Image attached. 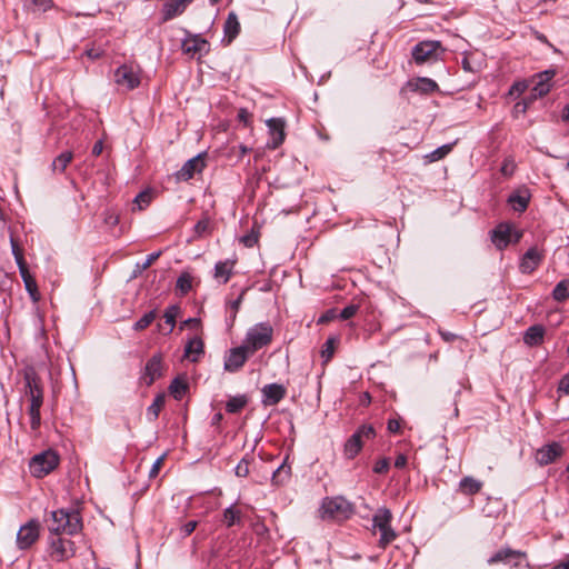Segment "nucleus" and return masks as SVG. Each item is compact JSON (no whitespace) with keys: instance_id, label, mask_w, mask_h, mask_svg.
<instances>
[{"instance_id":"2eb2a0df","label":"nucleus","mask_w":569,"mask_h":569,"mask_svg":"<svg viewBox=\"0 0 569 569\" xmlns=\"http://www.w3.org/2000/svg\"><path fill=\"white\" fill-rule=\"evenodd\" d=\"M525 557L526 553L522 551L513 550L511 548H502L493 553L487 562L488 565L505 563L510 566H519Z\"/></svg>"},{"instance_id":"6ab92c4d","label":"nucleus","mask_w":569,"mask_h":569,"mask_svg":"<svg viewBox=\"0 0 569 569\" xmlns=\"http://www.w3.org/2000/svg\"><path fill=\"white\" fill-rule=\"evenodd\" d=\"M555 76H556L555 69H548V70L537 73L533 77L532 91L539 97L546 96L552 87L551 81Z\"/></svg>"},{"instance_id":"4d7b16f0","label":"nucleus","mask_w":569,"mask_h":569,"mask_svg":"<svg viewBox=\"0 0 569 569\" xmlns=\"http://www.w3.org/2000/svg\"><path fill=\"white\" fill-rule=\"evenodd\" d=\"M160 256H161V251L150 253L146 258V261L142 263L141 268L148 269Z\"/></svg>"},{"instance_id":"de8ad7c7","label":"nucleus","mask_w":569,"mask_h":569,"mask_svg":"<svg viewBox=\"0 0 569 569\" xmlns=\"http://www.w3.org/2000/svg\"><path fill=\"white\" fill-rule=\"evenodd\" d=\"M249 465L250 461L247 458L241 459L234 468L236 475L238 477H247L249 475Z\"/></svg>"},{"instance_id":"20e7f679","label":"nucleus","mask_w":569,"mask_h":569,"mask_svg":"<svg viewBox=\"0 0 569 569\" xmlns=\"http://www.w3.org/2000/svg\"><path fill=\"white\" fill-rule=\"evenodd\" d=\"M272 338L273 328L269 322H259L249 328L242 345L253 355L256 351L269 346Z\"/></svg>"},{"instance_id":"09e8293b","label":"nucleus","mask_w":569,"mask_h":569,"mask_svg":"<svg viewBox=\"0 0 569 569\" xmlns=\"http://www.w3.org/2000/svg\"><path fill=\"white\" fill-rule=\"evenodd\" d=\"M10 242H11V251H12V254L14 256V260H16L17 264L24 263L26 260L23 258L22 251L12 237L10 239Z\"/></svg>"},{"instance_id":"5fc2aeb1","label":"nucleus","mask_w":569,"mask_h":569,"mask_svg":"<svg viewBox=\"0 0 569 569\" xmlns=\"http://www.w3.org/2000/svg\"><path fill=\"white\" fill-rule=\"evenodd\" d=\"M104 53V50L100 47L98 48H88L86 49L84 51V54L89 58V59H92V60H96V59H99L103 56Z\"/></svg>"},{"instance_id":"a878e982","label":"nucleus","mask_w":569,"mask_h":569,"mask_svg":"<svg viewBox=\"0 0 569 569\" xmlns=\"http://www.w3.org/2000/svg\"><path fill=\"white\" fill-rule=\"evenodd\" d=\"M546 330L543 326L541 325H533L530 326L525 335H523V342L529 347L539 346L543 341Z\"/></svg>"},{"instance_id":"aec40b11","label":"nucleus","mask_w":569,"mask_h":569,"mask_svg":"<svg viewBox=\"0 0 569 569\" xmlns=\"http://www.w3.org/2000/svg\"><path fill=\"white\" fill-rule=\"evenodd\" d=\"M237 259H226L216 262L212 277L219 284H226L233 274Z\"/></svg>"},{"instance_id":"37998d69","label":"nucleus","mask_w":569,"mask_h":569,"mask_svg":"<svg viewBox=\"0 0 569 569\" xmlns=\"http://www.w3.org/2000/svg\"><path fill=\"white\" fill-rule=\"evenodd\" d=\"M451 149H452L451 144H443V146L437 148L436 150H433L432 152H430L429 154H427V159L430 162L439 161L442 158H445L451 151Z\"/></svg>"},{"instance_id":"774afa93","label":"nucleus","mask_w":569,"mask_h":569,"mask_svg":"<svg viewBox=\"0 0 569 569\" xmlns=\"http://www.w3.org/2000/svg\"><path fill=\"white\" fill-rule=\"evenodd\" d=\"M102 150H103V143H102V141H101V140H99V141H97V142L94 143V146H93V148H92V154H93V156H96V157H98V156H100V154H101Z\"/></svg>"},{"instance_id":"8fccbe9b","label":"nucleus","mask_w":569,"mask_h":569,"mask_svg":"<svg viewBox=\"0 0 569 569\" xmlns=\"http://www.w3.org/2000/svg\"><path fill=\"white\" fill-rule=\"evenodd\" d=\"M358 309L359 308L357 305H349L340 311L339 318L341 320H348V319L352 318L358 312Z\"/></svg>"},{"instance_id":"4be33fe9","label":"nucleus","mask_w":569,"mask_h":569,"mask_svg":"<svg viewBox=\"0 0 569 569\" xmlns=\"http://www.w3.org/2000/svg\"><path fill=\"white\" fill-rule=\"evenodd\" d=\"M542 261V253L537 247L528 249L520 260V271L522 273H531Z\"/></svg>"},{"instance_id":"1a4fd4ad","label":"nucleus","mask_w":569,"mask_h":569,"mask_svg":"<svg viewBox=\"0 0 569 569\" xmlns=\"http://www.w3.org/2000/svg\"><path fill=\"white\" fill-rule=\"evenodd\" d=\"M186 33L187 36L181 43L183 54L191 59H200L210 51V43L200 34Z\"/></svg>"},{"instance_id":"f03ea898","label":"nucleus","mask_w":569,"mask_h":569,"mask_svg":"<svg viewBox=\"0 0 569 569\" xmlns=\"http://www.w3.org/2000/svg\"><path fill=\"white\" fill-rule=\"evenodd\" d=\"M82 528L81 517L78 510L58 509L51 511L48 520L49 533L76 535Z\"/></svg>"},{"instance_id":"603ef678","label":"nucleus","mask_w":569,"mask_h":569,"mask_svg":"<svg viewBox=\"0 0 569 569\" xmlns=\"http://www.w3.org/2000/svg\"><path fill=\"white\" fill-rule=\"evenodd\" d=\"M390 468V460L388 458L379 459L373 466V472L386 473Z\"/></svg>"},{"instance_id":"a211bd4d","label":"nucleus","mask_w":569,"mask_h":569,"mask_svg":"<svg viewBox=\"0 0 569 569\" xmlns=\"http://www.w3.org/2000/svg\"><path fill=\"white\" fill-rule=\"evenodd\" d=\"M491 241L499 250L507 248L512 242V224L499 223L491 232Z\"/></svg>"},{"instance_id":"680f3d73","label":"nucleus","mask_w":569,"mask_h":569,"mask_svg":"<svg viewBox=\"0 0 569 569\" xmlns=\"http://www.w3.org/2000/svg\"><path fill=\"white\" fill-rule=\"evenodd\" d=\"M407 462H408L407 456L400 453L397 456V458L395 460V467L398 469H402L407 466Z\"/></svg>"},{"instance_id":"393cba45","label":"nucleus","mask_w":569,"mask_h":569,"mask_svg":"<svg viewBox=\"0 0 569 569\" xmlns=\"http://www.w3.org/2000/svg\"><path fill=\"white\" fill-rule=\"evenodd\" d=\"M204 352V345L201 338L193 337L188 340L184 347V358L188 360L196 362Z\"/></svg>"},{"instance_id":"864d4df0","label":"nucleus","mask_w":569,"mask_h":569,"mask_svg":"<svg viewBox=\"0 0 569 569\" xmlns=\"http://www.w3.org/2000/svg\"><path fill=\"white\" fill-rule=\"evenodd\" d=\"M557 392L559 393V396L569 395V372L560 379Z\"/></svg>"},{"instance_id":"f257e3e1","label":"nucleus","mask_w":569,"mask_h":569,"mask_svg":"<svg viewBox=\"0 0 569 569\" xmlns=\"http://www.w3.org/2000/svg\"><path fill=\"white\" fill-rule=\"evenodd\" d=\"M24 396L29 400L28 415L30 417V429L39 432L41 427V407L43 405V386L41 378L32 367L23 370Z\"/></svg>"},{"instance_id":"ea45409f","label":"nucleus","mask_w":569,"mask_h":569,"mask_svg":"<svg viewBox=\"0 0 569 569\" xmlns=\"http://www.w3.org/2000/svg\"><path fill=\"white\" fill-rule=\"evenodd\" d=\"M164 406V398L161 395H158L152 403L147 409V415L151 417L153 420H156Z\"/></svg>"},{"instance_id":"7c9ffc66","label":"nucleus","mask_w":569,"mask_h":569,"mask_svg":"<svg viewBox=\"0 0 569 569\" xmlns=\"http://www.w3.org/2000/svg\"><path fill=\"white\" fill-rule=\"evenodd\" d=\"M246 292H247V289H242L237 299L227 301L226 308H227L228 317H227L226 321H227V326L229 328H231L236 321L237 313H238L239 308L243 301Z\"/></svg>"},{"instance_id":"a19ab883","label":"nucleus","mask_w":569,"mask_h":569,"mask_svg":"<svg viewBox=\"0 0 569 569\" xmlns=\"http://www.w3.org/2000/svg\"><path fill=\"white\" fill-rule=\"evenodd\" d=\"M156 317H157L156 310H151V311L144 313L137 322H134L133 329L136 331H141V330L146 329L153 322Z\"/></svg>"},{"instance_id":"473e14b6","label":"nucleus","mask_w":569,"mask_h":569,"mask_svg":"<svg viewBox=\"0 0 569 569\" xmlns=\"http://www.w3.org/2000/svg\"><path fill=\"white\" fill-rule=\"evenodd\" d=\"M73 158V154L71 151H64L60 153L53 161H52V170L63 172L68 164L71 162Z\"/></svg>"},{"instance_id":"cd10ccee","label":"nucleus","mask_w":569,"mask_h":569,"mask_svg":"<svg viewBox=\"0 0 569 569\" xmlns=\"http://www.w3.org/2000/svg\"><path fill=\"white\" fill-rule=\"evenodd\" d=\"M193 0H173L163 7V19L171 20L181 14Z\"/></svg>"},{"instance_id":"49530a36","label":"nucleus","mask_w":569,"mask_h":569,"mask_svg":"<svg viewBox=\"0 0 569 569\" xmlns=\"http://www.w3.org/2000/svg\"><path fill=\"white\" fill-rule=\"evenodd\" d=\"M333 349H335V339L329 338L322 346V350H321V357L325 359V361L330 360V358L333 355Z\"/></svg>"},{"instance_id":"412c9836","label":"nucleus","mask_w":569,"mask_h":569,"mask_svg":"<svg viewBox=\"0 0 569 569\" xmlns=\"http://www.w3.org/2000/svg\"><path fill=\"white\" fill-rule=\"evenodd\" d=\"M266 123L271 137V141L268 142V147L276 149L284 140V121L281 118H271L267 120Z\"/></svg>"},{"instance_id":"0eeeda50","label":"nucleus","mask_w":569,"mask_h":569,"mask_svg":"<svg viewBox=\"0 0 569 569\" xmlns=\"http://www.w3.org/2000/svg\"><path fill=\"white\" fill-rule=\"evenodd\" d=\"M376 436L375 428L371 425L360 426L346 441L343 455L347 459H353L362 449L363 441L373 439Z\"/></svg>"},{"instance_id":"9b49d317","label":"nucleus","mask_w":569,"mask_h":569,"mask_svg":"<svg viewBox=\"0 0 569 569\" xmlns=\"http://www.w3.org/2000/svg\"><path fill=\"white\" fill-rule=\"evenodd\" d=\"M40 521L30 519L26 525L21 526L17 532V546L21 550L30 548L40 536Z\"/></svg>"},{"instance_id":"4c0bfd02","label":"nucleus","mask_w":569,"mask_h":569,"mask_svg":"<svg viewBox=\"0 0 569 569\" xmlns=\"http://www.w3.org/2000/svg\"><path fill=\"white\" fill-rule=\"evenodd\" d=\"M176 288L181 295H187L192 288V277L189 273L180 274L177 279Z\"/></svg>"},{"instance_id":"0e129e2a","label":"nucleus","mask_w":569,"mask_h":569,"mask_svg":"<svg viewBox=\"0 0 569 569\" xmlns=\"http://www.w3.org/2000/svg\"><path fill=\"white\" fill-rule=\"evenodd\" d=\"M41 10L46 11L51 7L52 0H32Z\"/></svg>"},{"instance_id":"6e6552de","label":"nucleus","mask_w":569,"mask_h":569,"mask_svg":"<svg viewBox=\"0 0 569 569\" xmlns=\"http://www.w3.org/2000/svg\"><path fill=\"white\" fill-rule=\"evenodd\" d=\"M50 556L56 561H63L74 556L76 549L72 540L60 533H49Z\"/></svg>"},{"instance_id":"052dcab7","label":"nucleus","mask_w":569,"mask_h":569,"mask_svg":"<svg viewBox=\"0 0 569 569\" xmlns=\"http://www.w3.org/2000/svg\"><path fill=\"white\" fill-rule=\"evenodd\" d=\"M163 459H164L163 457H159V458L153 462V465H152V467H151V469H150V472H149L151 477H154V476H157V475H158V472H159V470H160V468H161V466H162V463H163Z\"/></svg>"},{"instance_id":"13d9d810","label":"nucleus","mask_w":569,"mask_h":569,"mask_svg":"<svg viewBox=\"0 0 569 569\" xmlns=\"http://www.w3.org/2000/svg\"><path fill=\"white\" fill-rule=\"evenodd\" d=\"M208 227H209V222L207 220H200L194 226V232L198 236H201L202 233H204L208 230Z\"/></svg>"},{"instance_id":"72a5a7b5","label":"nucleus","mask_w":569,"mask_h":569,"mask_svg":"<svg viewBox=\"0 0 569 569\" xmlns=\"http://www.w3.org/2000/svg\"><path fill=\"white\" fill-rule=\"evenodd\" d=\"M552 298L556 301H565L569 298V280H561L552 290Z\"/></svg>"},{"instance_id":"dca6fc26","label":"nucleus","mask_w":569,"mask_h":569,"mask_svg":"<svg viewBox=\"0 0 569 569\" xmlns=\"http://www.w3.org/2000/svg\"><path fill=\"white\" fill-rule=\"evenodd\" d=\"M204 157L206 153H199L186 161L182 168L176 173L177 179L188 181L193 178L196 173H200L206 167Z\"/></svg>"},{"instance_id":"69168bd1","label":"nucleus","mask_w":569,"mask_h":569,"mask_svg":"<svg viewBox=\"0 0 569 569\" xmlns=\"http://www.w3.org/2000/svg\"><path fill=\"white\" fill-rule=\"evenodd\" d=\"M199 325H200V320L198 318H189L181 323V329H183L187 326L198 327Z\"/></svg>"},{"instance_id":"e433bc0d","label":"nucleus","mask_w":569,"mask_h":569,"mask_svg":"<svg viewBox=\"0 0 569 569\" xmlns=\"http://www.w3.org/2000/svg\"><path fill=\"white\" fill-rule=\"evenodd\" d=\"M291 468L286 462L281 463L276 470L272 471V482L279 485L289 478Z\"/></svg>"},{"instance_id":"4468645a","label":"nucleus","mask_w":569,"mask_h":569,"mask_svg":"<svg viewBox=\"0 0 569 569\" xmlns=\"http://www.w3.org/2000/svg\"><path fill=\"white\" fill-rule=\"evenodd\" d=\"M562 455L563 447L559 442L553 441L539 448L535 458L538 465L548 466L555 462Z\"/></svg>"},{"instance_id":"39448f33","label":"nucleus","mask_w":569,"mask_h":569,"mask_svg":"<svg viewBox=\"0 0 569 569\" xmlns=\"http://www.w3.org/2000/svg\"><path fill=\"white\" fill-rule=\"evenodd\" d=\"M60 462L58 452L53 449H47L34 455L29 461L30 473L36 478H43L52 472Z\"/></svg>"},{"instance_id":"f8f14e48","label":"nucleus","mask_w":569,"mask_h":569,"mask_svg":"<svg viewBox=\"0 0 569 569\" xmlns=\"http://www.w3.org/2000/svg\"><path fill=\"white\" fill-rule=\"evenodd\" d=\"M250 356H252V353L249 352L243 345L231 348L224 356L223 369L228 372L234 373L243 367Z\"/></svg>"},{"instance_id":"f3484780","label":"nucleus","mask_w":569,"mask_h":569,"mask_svg":"<svg viewBox=\"0 0 569 569\" xmlns=\"http://www.w3.org/2000/svg\"><path fill=\"white\" fill-rule=\"evenodd\" d=\"M162 358L160 355H154L147 361L140 379L146 386H151L162 376Z\"/></svg>"},{"instance_id":"bb28decb","label":"nucleus","mask_w":569,"mask_h":569,"mask_svg":"<svg viewBox=\"0 0 569 569\" xmlns=\"http://www.w3.org/2000/svg\"><path fill=\"white\" fill-rule=\"evenodd\" d=\"M240 32V23L238 17L234 12H229L224 24H223V33L227 39V43H231Z\"/></svg>"},{"instance_id":"b1692460","label":"nucleus","mask_w":569,"mask_h":569,"mask_svg":"<svg viewBox=\"0 0 569 569\" xmlns=\"http://www.w3.org/2000/svg\"><path fill=\"white\" fill-rule=\"evenodd\" d=\"M530 198L529 190L527 188H520L509 194L507 202L513 211L521 213L528 208Z\"/></svg>"},{"instance_id":"c9c22d12","label":"nucleus","mask_w":569,"mask_h":569,"mask_svg":"<svg viewBox=\"0 0 569 569\" xmlns=\"http://www.w3.org/2000/svg\"><path fill=\"white\" fill-rule=\"evenodd\" d=\"M223 521L227 527L239 525L241 521L240 511L234 506L227 508L223 512Z\"/></svg>"},{"instance_id":"c03bdc74","label":"nucleus","mask_w":569,"mask_h":569,"mask_svg":"<svg viewBox=\"0 0 569 569\" xmlns=\"http://www.w3.org/2000/svg\"><path fill=\"white\" fill-rule=\"evenodd\" d=\"M24 288L33 302H38L40 300L38 286L33 278L31 280L26 279Z\"/></svg>"},{"instance_id":"6e6d98bb","label":"nucleus","mask_w":569,"mask_h":569,"mask_svg":"<svg viewBox=\"0 0 569 569\" xmlns=\"http://www.w3.org/2000/svg\"><path fill=\"white\" fill-rule=\"evenodd\" d=\"M198 522L196 520L188 521L181 527L182 537L190 536L197 528Z\"/></svg>"},{"instance_id":"79ce46f5","label":"nucleus","mask_w":569,"mask_h":569,"mask_svg":"<svg viewBox=\"0 0 569 569\" xmlns=\"http://www.w3.org/2000/svg\"><path fill=\"white\" fill-rule=\"evenodd\" d=\"M501 502L502 500H487V503L483 506L482 511L488 517H497L501 509L503 508Z\"/></svg>"},{"instance_id":"423d86ee","label":"nucleus","mask_w":569,"mask_h":569,"mask_svg":"<svg viewBox=\"0 0 569 569\" xmlns=\"http://www.w3.org/2000/svg\"><path fill=\"white\" fill-rule=\"evenodd\" d=\"M355 512L349 500H323L319 508V516L327 521H342Z\"/></svg>"},{"instance_id":"3c124183","label":"nucleus","mask_w":569,"mask_h":569,"mask_svg":"<svg viewBox=\"0 0 569 569\" xmlns=\"http://www.w3.org/2000/svg\"><path fill=\"white\" fill-rule=\"evenodd\" d=\"M515 161L510 158H507L503 160L500 171L503 176L509 177L515 172Z\"/></svg>"},{"instance_id":"9d476101","label":"nucleus","mask_w":569,"mask_h":569,"mask_svg":"<svg viewBox=\"0 0 569 569\" xmlns=\"http://www.w3.org/2000/svg\"><path fill=\"white\" fill-rule=\"evenodd\" d=\"M114 83L123 90L130 91L139 87L140 76L138 70L130 64H121L114 70Z\"/></svg>"},{"instance_id":"5701e85b","label":"nucleus","mask_w":569,"mask_h":569,"mask_svg":"<svg viewBox=\"0 0 569 569\" xmlns=\"http://www.w3.org/2000/svg\"><path fill=\"white\" fill-rule=\"evenodd\" d=\"M262 402L266 406H274L279 403L286 396V388L279 383L266 385L262 390Z\"/></svg>"},{"instance_id":"e2e57ef3","label":"nucleus","mask_w":569,"mask_h":569,"mask_svg":"<svg viewBox=\"0 0 569 569\" xmlns=\"http://www.w3.org/2000/svg\"><path fill=\"white\" fill-rule=\"evenodd\" d=\"M388 430L391 433H397L400 430V422L397 419L388 420Z\"/></svg>"},{"instance_id":"f704fd0d","label":"nucleus","mask_w":569,"mask_h":569,"mask_svg":"<svg viewBox=\"0 0 569 569\" xmlns=\"http://www.w3.org/2000/svg\"><path fill=\"white\" fill-rule=\"evenodd\" d=\"M179 313H180V308L177 305L169 306L166 309L163 318H164L166 323L169 326V329L166 333L172 332V330L176 326L177 317L179 316Z\"/></svg>"},{"instance_id":"bf43d9fd","label":"nucleus","mask_w":569,"mask_h":569,"mask_svg":"<svg viewBox=\"0 0 569 569\" xmlns=\"http://www.w3.org/2000/svg\"><path fill=\"white\" fill-rule=\"evenodd\" d=\"M20 276L23 280V283L26 282V279L31 280L33 277L30 274L29 269L27 267V263H20L18 264Z\"/></svg>"},{"instance_id":"7ed1b4c3","label":"nucleus","mask_w":569,"mask_h":569,"mask_svg":"<svg viewBox=\"0 0 569 569\" xmlns=\"http://www.w3.org/2000/svg\"><path fill=\"white\" fill-rule=\"evenodd\" d=\"M392 513L388 508H379L372 517L373 533H379L378 547L386 549L393 542L398 533L391 527Z\"/></svg>"},{"instance_id":"338daca9","label":"nucleus","mask_w":569,"mask_h":569,"mask_svg":"<svg viewBox=\"0 0 569 569\" xmlns=\"http://www.w3.org/2000/svg\"><path fill=\"white\" fill-rule=\"evenodd\" d=\"M249 118H250V114L249 112L246 110V109H240L239 112H238V119L240 121H242L244 124L248 123L249 121Z\"/></svg>"},{"instance_id":"ddd939ff","label":"nucleus","mask_w":569,"mask_h":569,"mask_svg":"<svg viewBox=\"0 0 569 569\" xmlns=\"http://www.w3.org/2000/svg\"><path fill=\"white\" fill-rule=\"evenodd\" d=\"M441 44L439 41H421L412 48L413 60L421 64L437 57Z\"/></svg>"},{"instance_id":"c756f323","label":"nucleus","mask_w":569,"mask_h":569,"mask_svg":"<svg viewBox=\"0 0 569 569\" xmlns=\"http://www.w3.org/2000/svg\"><path fill=\"white\" fill-rule=\"evenodd\" d=\"M408 87L421 93H431L438 90L437 82L430 78H418L415 81H409Z\"/></svg>"},{"instance_id":"58836bf2","label":"nucleus","mask_w":569,"mask_h":569,"mask_svg":"<svg viewBox=\"0 0 569 569\" xmlns=\"http://www.w3.org/2000/svg\"><path fill=\"white\" fill-rule=\"evenodd\" d=\"M169 389L176 399H181V397L186 393L188 389V385L186 383V381L176 378L170 383Z\"/></svg>"},{"instance_id":"2f4dec72","label":"nucleus","mask_w":569,"mask_h":569,"mask_svg":"<svg viewBox=\"0 0 569 569\" xmlns=\"http://www.w3.org/2000/svg\"><path fill=\"white\" fill-rule=\"evenodd\" d=\"M247 402L246 396L231 397L226 403V410L229 413H238L246 407Z\"/></svg>"},{"instance_id":"a18cd8bd","label":"nucleus","mask_w":569,"mask_h":569,"mask_svg":"<svg viewBox=\"0 0 569 569\" xmlns=\"http://www.w3.org/2000/svg\"><path fill=\"white\" fill-rule=\"evenodd\" d=\"M151 201V193L148 191H141L134 198V203L138 206L139 210H142L147 207Z\"/></svg>"},{"instance_id":"c85d7f7f","label":"nucleus","mask_w":569,"mask_h":569,"mask_svg":"<svg viewBox=\"0 0 569 569\" xmlns=\"http://www.w3.org/2000/svg\"><path fill=\"white\" fill-rule=\"evenodd\" d=\"M482 482L472 477H465L459 482L460 493L465 496H475L480 492Z\"/></svg>"}]
</instances>
